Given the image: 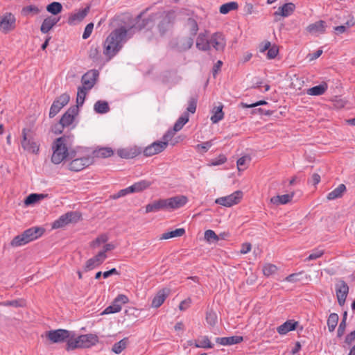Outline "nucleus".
I'll return each mask as SVG.
<instances>
[{
    "label": "nucleus",
    "mask_w": 355,
    "mask_h": 355,
    "mask_svg": "<svg viewBox=\"0 0 355 355\" xmlns=\"http://www.w3.org/2000/svg\"><path fill=\"white\" fill-rule=\"evenodd\" d=\"M71 141L72 137L64 135L53 142L51 162L53 164H59L67 159H73L75 157V151H69Z\"/></svg>",
    "instance_id": "1"
},
{
    "label": "nucleus",
    "mask_w": 355,
    "mask_h": 355,
    "mask_svg": "<svg viewBox=\"0 0 355 355\" xmlns=\"http://www.w3.org/2000/svg\"><path fill=\"white\" fill-rule=\"evenodd\" d=\"M175 19V12L174 10H168L160 14L150 15L144 21H146V25L149 21H155L159 36L164 37L172 31Z\"/></svg>",
    "instance_id": "2"
},
{
    "label": "nucleus",
    "mask_w": 355,
    "mask_h": 355,
    "mask_svg": "<svg viewBox=\"0 0 355 355\" xmlns=\"http://www.w3.org/2000/svg\"><path fill=\"white\" fill-rule=\"evenodd\" d=\"M127 30L124 27L116 28L111 32L104 42L103 53L108 60L113 58L121 49L122 42L125 40Z\"/></svg>",
    "instance_id": "3"
},
{
    "label": "nucleus",
    "mask_w": 355,
    "mask_h": 355,
    "mask_svg": "<svg viewBox=\"0 0 355 355\" xmlns=\"http://www.w3.org/2000/svg\"><path fill=\"white\" fill-rule=\"evenodd\" d=\"M98 341V337L96 334H87L76 336V334L73 332V338L71 341H69L66 350L71 351L78 348H89L96 345Z\"/></svg>",
    "instance_id": "4"
},
{
    "label": "nucleus",
    "mask_w": 355,
    "mask_h": 355,
    "mask_svg": "<svg viewBox=\"0 0 355 355\" xmlns=\"http://www.w3.org/2000/svg\"><path fill=\"white\" fill-rule=\"evenodd\" d=\"M45 230L40 227H33L13 238L10 242L12 247H19L28 243L42 236Z\"/></svg>",
    "instance_id": "5"
},
{
    "label": "nucleus",
    "mask_w": 355,
    "mask_h": 355,
    "mask_svg": "<svg viewBox=\"0 0 355 355\" xmlns=\"http://www.w3.org/2000/svg\"><path fill=\"white\" fill-rule=\"evenodd\" d=\"M34 131L28 128L21 130V146L24 151L37 154L40 151V144L34 139Z\"/></svg>",
    "instance_id": "6"
},
{
    "label": "nucleus",
    "mask_w": 355,
    "mask_h": 355,
    "mask_svg": "<svg viewBox=\"0 0 355 355\" xmlns=\"http://www.w3.org/2000/svg\"><path fill=\"white\" fill-rule=\"evenodd\" d=\"M45 336L51 343H66V348L68 346L69 341H71L73 338V331L64 329H58L46 331Z\"/></svg>",
    "instance_id": "7"
},
{
    "label": "nucleus",
    "mask_w": 355,
    "mask_h": 355,
    "mask_svg": "<svg viewBox=\"0 0 355 355\" xmlns=\"http://www.w3.org/2000/svg\"><path fill=\"white\" fill-rule=\"evenodd\" d=\"M78 113V106H72L62 115L58 124L55 125L53 132L55 134H61L64 127H67L72 124L75 119V116Z\"/></svg>",
    "instance_id": "8"
},
{
    "label": "nucleus",
    "mask_w": 355,
    "mask_h": 355,
    "mask_svg": "<svg viewBox=\"0 0 355 355\" xmlns=\"http://www.w3.org/2000/svg\"><path fill=\"white\" fill-rule=\"evenodd\" d=\"M81 215L78 211H69L60 216L52 225L53 229H58L69 223H75L80 220Z\"/></svg>",
    "instance_id": "9"
},
{
    "label": "nucleus",
    "mask_w": 355,
    "mask_h": 355,
    "mask_svg": "<svg viewBox=\"0 0 355 355\" xmlns=\"http://www.w3.org/2000/svg\"><path fill=\"white\" fill-rule=\"evenodd\" d=\"M242 197L243 193L241 191H236L229 196L216 199L215 202L218 205L230 207L238 204Z\"/></svg>",
    "instance_id": "10"
},
{
    "label": "nucleus",
    "mask_w": 355,
    "mask_h": 355,
    "mask_svg": "<svg viewBox=\"0 0 355 355\" xmlns=\"http://www.w3.org/2000/svg\"><path fill=\"white\" fill-rule=\"evenodd\" d=\"M69 99L70 96L67 93H64L58 97L51 106L49 117L53 118L69 103Z\"/></svg>",
    "instance_id": "11"
},
{
    "label": "nucleus",
    "mask_w": 355,
    "mask_h": 355,
    "mask_svg": "<svg viewBox=\"0 0 355 355\" xmlns=\"http://www.w3.org/2000/svg\"><path fill=\"white\" fill-rule=\"evenodd\" d=\"M99 72L98 70L92 69L85 73L81 78L83 89L90 90L96 84L98 78Z\"/></svg>",
    "instance_id": "12"
},
{
    "label": "nucleus",
    "mask_w": 355,
    "mask_h": 355,
    "mask_svg": "<svg viewBox=\"0 0 355 355\" xmlns=\"http://www.w3.org/2000/svg\"><path fill=\"white\" fill-rule=\"evenodd\" d=\"M336 293L339 305L343 306L349 293V286L344 280L340 279L336 284Z\"/></svg>",
    "instance_id": "13"
},
{
    "label": "nucleus",
    "mask_w": 355,
    "mask_h": 355,
    "mask_svg": "<svg viewBox=\"0 0 355 355\" xmlns=\"http://www.w3.org/2000/svg\"><path fill=\"white\" fill-rule=\"evenodd\" d=\"M93 163V157H84L73 159L69 165V168L72 171H80L89 166Z\"/></svg>",
    "instance_id": "14"
},
{
    "label": "nucleus",
    "mask_w": 355,
    "mask_h": 355,
    "mask_svg": "<svg viewBox=\"0 0 355 355\" xmlns=\"http://www.w3.org/2000/svg\"><path fill=\"white\" fill-rule=\"evenodd\" d=\"M166 209L171 211L184 207L188 202L185 196H176L165 199Z\"/></svg>",
    "instance_id": "15"
},
{
    "label": "nucleus",
    "mask_w": 355,
    "mask_h": 355,
    "mask_svg": "<svg viewBox=\"0 0 355 355\" xmlns=\"http://www.w3.org/2000/svg\"><path fill=\"white\" fill-rule=\"evenodd\" d=\"M167 148L166 142H162L161 141H157L146 146L143 153L146 157H150L162 153Z\"/></svg>",
    "instance_id": "16"
},
{
    "label": "nucleus",
    "mask_w": 355,
    "mask_h": 355,
    "mask_svg": "<svg viewBox=\"0 0 355 355\" xmlns=\"http://www.w3.org/2000/svg\"><path fill=\"white\" fill-rule=\"evenodd\" d=\"M107 254L98 252L96 256L89 259L85 263V270L89 271L101 265L107 259Z\"/></svg>",
    "instance_id": "17"
},
{
    "label": "nucleus",
    "mask_w": 355,
    "mask_h": 355,
    "mask_svg": "<svg viewBox=\"0 0 355 355\" xmlns=\"http://www.w3.org/2000/svg\"><path fill=\"white\" fill-rule=\"evenodd\" d=\"M212 46L216 51H223L226 45L224 35L221 33H215L209 40V46Z\"/></svg>",
    "instance_id": "18"
},
{
    "label": "nucleus",
    "mask_w": 355,
    "mask_h": 355,
    "mask_svg": "<svg viewBox=\"0 0 355 355\" xmlns=\"http://www.w3.org/2000/svg\"><path fill=\"white\" fill-rule=\"evenodd\" d=\"M15 17L10 12L6 13L0 21V27L7 32L15 26Z\"/></svg>",
    "instance_id": "19"
},
{
    "label": "nucleus",
    "mask_w": 355,
    "mask_h": 355,
    "mask_svg": "<svg viewBox=\"0 0 355 355\" xmlns=\"http://www.w3.org/2000/svg\"><path fill=\"white\" fill-rule=\"evenodd\" d=\"M89 10L90 5H88L84 9L71 14L68 18V24L70 25H74L77 22L81 21L87 15Z\"/></svg>",
    "instance_id": "20"
},
{
    "label": "nucleus",
    "mask_w": 355,
    "mask_h": 355,
    "mask_svg": "<svg viewBox=\"0 0 355 355\" xmlns=\"http://www.w3.org/2000/svg\"><path fill=\"white\" fill-rule=\"evenodd\" d=\"M295 9V5L293 3H284L282 6L278 8V10L274 12V15L282 16L286 17L290 16L294 12Z\"/></svg>",
    "instance_id": "21"
},
{
    "label": "nucleus",
    "mask_w": 355,
    "mask_h": 355,
    "mask_svg": "<svg viewBox=\"0 0 355 355\" xmlns=\"http://www.w3.org/2000/svg\"><path fill=\"white\" fill-rule=\"evenodd\" d=\"M146 213L157 212L162 209H166L165 199L155 200L146 206Z\"/></svg>",
    "instance_id": "22"
},
{
    "label": "nucleus",
    "mask_w": 355,
    "mask_h": 355,
    "mask_svg": "<svg viewBox=\"0 0 355 355\" xmlns=\"http://www.w3.org/2000/svg\"><path fill=\"white\" fill-rule=\"evenodd\" d=\"M243 340V336H233L230 337L216 338V342L221 345H232L241 343Z\"/></svg>",
    "instance_id": "23"
},
{
    "label": "nucleus",
    "mask_w": 355,
    "mask_h": 355,
    "mask_svg": "<svg viewBox=\"0 0 355 355\" xmlns=\"http://www.w3.org/2000/svg\"><path fill=\"white\" fill-rule=\"evenodd\" d=\"M298 322L292 320L286 321L277 328V332L281 335L286 334L288 332L295 330Z\"/></svg>",
    "instance_id": "24"
},
{
    "label": "nucleus",
    "mask_w": 355,
    "mask_h": 355,
    "mask_svg": "<svg viewBox=\"0 0 355 355\" xmlns=\"http://www.w3.org/2000/svg\"><path fill=\"white\" fill-rule=\"evenodd\" d=\"M326 23L324 21L319 20L313 24H309L306 30L311 34L324 33L325 32Z\"/></svg>",
    "instance_id": "25"
},
{
    "label": "nucleus",
    "mask_w": 355,
    "mask_h": 355,
    "mask_svg": "<svg viewBox=\"0 0 355 355\" xmlns=\"http://www.w3.org/2000/svg\"><path fill=\"white\" fill-rule=\"evenodd\" d=\"M60 17H48L45 18L41 25L40 31L42 33H47L59 21Z\"/></svg>",
    "instance_id": "26"
},
{
    "label": "nucleus",
    "mask_w": 355,
    "mask_h": 355,
    "mask_svg": "<svg viewBox=\"0 0 355 355\" xmlns=\"http://www.w3.org/2000/svg\"><path fill=\"white\" fill-rule=\"evenodd\" d=\"M293 196L294 194L292 193L291 194H284L281 196H273L270 198V202L276 206L285 205L291 201Z\"/></svg>",
    "instance_id": "27"
},
{
    "label": "nucleus",
    "mask_w": 355,
    "mask_h": 355,
    "mask_svg": "<svg viewBox=\"0 0 355 355\" xmlns=\"http://www.w3.org/2000/svg\"><path fill=\"white\" fill-rule=\"evenodd\" d=\"M196 47L203 51L209 50V40H207L205 33H200L196 39Z\"/></svg>",
    "instance_id": "28"
},
{
    "label": "nucleus",
    "mask_w": 355,
    "mask_h": 355,
    "mask_svg": "<svg viewBox=\"0 0 355 355\" xmlns=\"http://www.w3.org/2000/svg\"><path fill=\"white\" fill-rule=\"evenodd\" d=\"M168 296V291L164 289L159 291L152 300L151 306L154 308L159 307Z\"/></svg>",
    "instance_id": "29"
},
{
    "label": "nucleus",
    "mask_w": 355,
    "mask_h": 355,
    "mask_svg": "<svg viewBox=\"0 0 355 355\" xmlns=\"http://www.w3.org/2000/svg\"><path fill=\"white\" fill-rule=\"evenodd\" d=\"M346 191V187L344 184H340L334 189L332 191L329 192L327 195V199L329 200H333L337 198H340L343 196V193Z\"/></svg>",
    "instance_id": "30"
},
{
    "label": "nucleus",
    "mask_w": 355,
    "mask_h": 355,
    "mask_svg": "<svg viewBox=\"0 0 355 355\" xmlns=\"http://www.w3.org/2000/svg\"><path fill=\"white\" fill-rule=\"evenodd\" d=\"M151 184V182L146 180H143L131 185L130 190V191H132V193L141 192L148 189Z\"/></svg>",
    "instance_id": "31"
},
{
    "label": "nucleus",
    "mask_w": 355,
    "mask_h": 355,
    "mask_svg": "<svg viewBox=\"0 0 355 355\" xmlns=\"http://www.w3.org/2000/svg\"><path fill=\"white\" fill-rule=\"evenodd\" d=\"M195 347L198 348L211 349L214 345L211 343L207 336H203L196 340Z\"/></svg>",
    "instance_id": "32"
},
{
    "label": "nucleus",
    "mask_w": 355,
    "mask_h": 355,
    "mask_svg": "<svg viewBox=\"0 0 355 355\" xmlns=\"http://www.w3.org/2000/svg\"><path fill=\"white\" fill-rule=\"evenodd\" d=\"M193 37L190 35V37L183 38L179 44H177V49L179 51H185L191 48L193 44Z\"/></svg>",
    "instance_id": "33"
},
{
    "label": "nucleus",
    "mask_w": 355,
    "mask_h": 355,
    "mask_svg": "<svg viewBox=\"0 0 355 355\" xmlns=\"http://www.w3.org/2000/svg\"><path fill=\"white\" fill-rule=\"evenodd\" d=\"M327 84L326 83H322L319 85L309 88L307 90V94L311 96H320L323 94L327 91Z\"/></svg>",
    "instance_id": "34"
},
{
    "label": "nucleus",
    "mask_w": 355,
    "mask_h": 355,
    "mask_svg": "<svg viewBox=\"0 0 355 355\" xmlns=\"http://www.w3.org/2000/svg\"><path fill=\"white\" fill-rule=\"evenodd\" d=\"M185 26L188 29L190 35L195 37L197 35L199 28L198 24L195 19L191 17L188 18Z\"/></svg>",
    "instance_id": "35"
},
{
    "label": "nucleus",
    "mask_w": 355,
    "mask_h": 355,
    "mask_svg": "<svg viewBox=\"0 0 355 355\" xmlns=\"http://www.w3.org/2000/svg\"><path fill=\"white\" fill-rule=\"evenodd\" d=\"M94 110L96 113L105 114L110 111V107L107 101H98L94 104Z\"/></svg>",
    "instance_id": "36"
},
{
    "label": "nucleus",
    "mask_w": 355,
    "mask_h": 355,
    "mask_svg": "<svg viewBox=\"0 0 355 355\" xmlns=\"http://www.w3.org/2000/svg\"><path fill=\"white\" fill-rule=\"evenodd\" d=\"M185 234V230L184 228H178L171 232L164 233L160 239H168L174 237L182 236Z\"/></svg>",
    "instance_id": "37"
},
{
    "label": "nucleus",
    "mask_w": 355,
    "mask_h": 355,
    "mask_svg": "<svg viewBox=\"0 0 355 355\" xmlns=\"http://www.w3.org/2000/svg\"><path fill=\"white\" fill-rule=\"evenodd\" d=\"M48 196V194H38V193H31L28 196L26 197L24 203L26 205H32L35 202H39L41 200L44 199Z\"/></svg>",
    "instance_id": "38"
},
{
    "label": "nucleus",
    "mask_w": 355,
    "mask_h": 355,
    "mask_svg": "<svg viewBox=\"0 0 355 355\" xmlns=\"http://www.w3.org/2000/svg\"><path fill=\"white\" fill-rule=\"evenodd\" d=\"M339 316L337 313H332L327 319L328 329L330 332H333L338 322Z\"/></svg>",
    "instance_id": "39"
},
{
    "label": "nucleus",
    "mask_w": 355,
    "mask_h": 355,
    "mask_svg": "<svg viewBox=\"0 0 355 355\" xmlns=\"http://www.w3.org/2000/svg\"><path fill=\"white\" fill-rule=\"evenodd\" d=\"M188 121L189 114L188 112H184L175 123L173 125L174 131H180Z\"/></svg>",
    "instance_id": "40"
},
{
    "label": "nucleus",
    "mask_w": 355,
    "mask_h": 355,
    "mask_svg": "<svg viewBox=\"0 0 355 355\" xmlns=\"http://www.w3.org/2000/svg\"><path fill=\"white\" fill-rule=\"evenodd\" d=\"M239 8V5L236 1H231L220 6L219 11L221 14H227L232 10H235Z\"/></svg>",
    "instance_id": "41"
},
{
    "label": "nucleus",
    "mask_w": 355,
    "mask_h": 355,
    "mask_svg": "<svg viewBox=\"0 0 355 355\" xmlns=\"http://www.w3.org/2000/svg\"><path fill=\"white\" fill-rule=\"evenodd\" d=\"M224 117L223 112V105L215 107L214 109V114L211 116V121L213 123H217Z\"/></svg>",
    "instance_id": "42"
},
{
    "label": "nucleus",
    "mask_w": 355,
    "mask_h": 355,
    "mask_svg": "<svg viewBox=\"0 0 355 355\" xmlns=\"http://www.w3.org/2000/svg\"><path fill=\"white\" fill-rule=\"evenodd\" d=\"M46 10L51 14L56 15L62 12V6L59 2L53 1L46 6Z\"/></svg>",
    "instance_id": "43"
},
{
    "label": "nucleus",
    "mask_w": 355,
    "mask_h": 355,
    "mask_svg": "<svg viewBox=\"0 0 355 355\" xmlns=\"http://www.w3.org/2000/svg\"><path fill=\"white\" fill-rule=\"evenodd\" d=\"M206 322L210 327H214L218 322L217 314L212 309L207 310L206 312Z\"/></svg>",
    "instance_id": "44"
},
{
    "label": "nucleus",
    "mask_w": 355,
    "mask_h": 355,
    "mask_svg": "<svg viewBox=\"0 0 355 355\" xmlns=\"http://www.w3.org/2000/svg\"><path fill=\"white\" fill-rule=\"evenodd\" d=\"M40 10L39 8L34 5H30L25 6L21 10V15L24 16H28L29 15H35L40 13Z\"/></svg>",
    "instance_id": "45"
},
{
    "label": "nucleus",
    "mask_w": 355,
    "mask_h": 355,
    "mask_svg": "<svg viewBox=\"0 0 355 355\" xmlns=\"http://www.w3.org/2000/svg\"><path fill=\"white\" fill-rule=\"evenodd\" d=\"M118 155L121 158L131 159L136 157L138 153L136 150L120 149L117 151Z\"/></svg>",
    "instance_id": "46"
},
{
    "label": "nucleus",
    "mask_w": 355,
    "mask_h": 355,
    "mask_svg": "<svg viewBox=\"0 0 355 355\" xmlns=\"http://www.w3.org/2000/svg\"><path fill=\"white\" fill-rule=\"evenodd\" d=\"M4 306L23 307L26 305V302L23 299H18L11 301H5L1 303Z\"/></svg>",
    "instance_id": "47"
},
{
    "label": "nucleus",
    "mask_w": 355,
    "mask_h": 355,
    "mask_svg": "<svg viewBox=\"0 0 355 355\" xmlns=\"http://www.w3.org/2000/svg\"><path fill=\"white\" fill-rule=\"evenodd\" d=\"M127 342V338L121 340L114 344L112 350L116 354H120L126 347Z\"/></svg>",
    "instance_id": "48"
},
{
    "label": "nucleus",
    "mask_w": 355,
    "mask_h": 355,
    "mask_svg": "<svg viewBox=\"0 0 355 355\" xmlns=\"http://www.w3.org/2000/svg\"><path fill=\"white\" fill-rule=\"evenodd\" d=\"M95 154L98 157L106 158L111 157L114 152L110 148H101L98 150L95 151Z\"/></svg>",
    "instance_id": "49"
},
{
    "label": "nucleus",
    "mask_w": 355,
    "mask_h": 355,
    "mask_svg": "<svg viewBox=\"0 0 355 355\" xmlns=\"http://www.w3.org/2000/svg\"><path fill=\"white\" fill-rule=\"evenodd\" d=\"M121 310V305L118 304L115 300L113 304L107 306L103 312L102 314H110L118 313Z\"/></svg>",
    "instance_id": "50"
},
{
    "label": "nucleus",
    "mask_w": 355,
    "mask_h": 355,
    "mask_svg": "<svg viewBox=\"0 0 355 355\" xmlns=\"http://www.w3.org/2000/svg\"><path fill=\"white\" fill-rule=\"evenodd\" d=\"M87 91L88 90H87L85 89H83L82 87H78V92H77V98H76V103H77L76 106H78V107L79 105L81 106L84 103L85 96H86Z\"/></svg>",
    "instance_id": "51"
},
{
    "label": "nucleus",
    "mask_w": 355,
    "mask_h": 355,
    "mask_svg": "<svg viewBox=\"0 0 355 355\" xmlns=\"http://www.w3.org/2000/svg\"><path fill=\"white\" fill-rule=\"evenodd\" d=\"M205 239L209 242H217L219 241L218 236L211 230H208L205 232Z\"/></svg>",
    "instance_id": "52"
},
{
    "label": "nucleus",
    "mask_w": 355,
    "mask_h": 355,
    "mask_svg": "<svg viewBox=\"0 0 355 355\" xmlns=\"http://www.w3.org/2000/svg\"><path fill=\"white\" fill-rule=\"evenodd\" d=\"M277 270V267L272 263H266L263 267V272L266 276H270L275 274Z\"/></svg>",
    "instance_id": "53"
},
{
    "label": "nucleus",
    "mask_w": 355,
    "mask_h": 355,
    "mask_svg": "<svg viewBox=\"0 0 355 355\" xmlns=\"http://www.w3.org/2000/svg\"><path fill=\"white\" fill-rule=\"evenodd\" d=\"M107 240L108 236L106 234H103L98 236L95 240L91 242L90 245L92 248H95L99 246L101 244L106 243Z\"/></svg>",
    "instance_id": "54"
},
{
    "label": "nucleus",
    "mask_w": 355,
    "mask_h": 355,
    "mask_svg": "<svg viewBox=\"0 0 355 355\" xmlns=\"http://www.w3.org/2000/svg\"><path fill=\"white\" fill-rule=\"evenodd\" d=\"M89 57L94 61H98L101 58L99 48L92 46L89 51Z\"/></svg>",
    "instance_id": "55"
},
{
    "label": "nucleus",
    "mask_w": 355,
    "mask_h": 355,
    "mask_svg": "<svg viewBox=\"0 0 355 355\" xmlns=\"http://www.w3.org/2000/svg\"><path fill=\"white\" fill-rule=\"evenodd\" d=\"M324 250L315 248L312 251L305 261H311L320 258L324 254Z\"/></svg>",
    "instance_id": "56"
},
{
    "label": "nucleus",
    "mask_w": 355,
    "mask_h": 355,
    "mask_svg": "<svg viewBox=\"0 0 355 355\" xmlns=\"http://www.w3.org/2000/svg\"><path fill=\"white\" fill-rule=\"evenodd\" d=\"M197 98L196 97H191L189 100V105L187 107V112L191 114H194L196 110L197 107Z\"/></svg>",
    "instance_id": "57"
},
{
    "label": "nucleus",
    "mask_w": 355,
    "mask_h": 355,
    "mask_svg": "<svg viewBox=\"0 0 355 355\" xmlns=\"http://www.w3.org/2000/svg\"><path fill=\"white\" fill-rule=\"evenodd\" d=\"M212 146V141H208L196 146V149L201 153H206Z\"/></svg>",
    "instance_id": "58"
},
{
    "label": "nucleus",
    "mask_w": 355,
    "mask_h": 355,
    "mask_svg": "<svg viewBox=\"0 0 355 355\" xmlns=\"http://www.w3.org/2000/svg\"><path fill=\"white\" fill-rule=\"evenodd\" d=\"M279 53V49L277 46L274 45L272 46H270L267 53V57L268 59H273L275 58Z\"/></svg>",
    "instance_id": "59"
},
{
    "label": "nucleus",
    "mask_w": 355,
    "mask_h": 355,
    "mask_svg": "<svg viewBox=\"0 0 355 355\" xmlns=\"http://www.w3.org/2000/svg\"><path fill=\"white\" fill-rule=\"evenodd\" d=\"M130 186L125 188V189H121L120 190L118 193L114 194L112 196V198L113 199H117V198H119L121 197H123L129 193H132V191H130Z\"/></svg>",
    "instance_id": "60"
},
{
    "label": "nucleus",
    "mask_w": 355,
    "mask_h": 355,
    "mask_svg": "<svg viewBox=\"0 0 355 355\" xmlns=\"http://www.w3.org/2000/svg\"><path fill=\"white\" fill-rule=\"evenodd\" d=\"M247 160L250 161V158L248 156L241 157L237 160L236 164L239 171L243 170L245 168V163Z\"/></svg>",
    "instance_id": "61"
},
{
    "label": "nucleus",
    "mask_w": 355,
    "mask_h": 355,
    "mask_svg": "<svg viewBox=\"0 0 355 355\" xmlns=\"http://www.w3.org/2000/svg\"><path fill=\"white\" fill-rule=\"evenodd\" d=\"M176 131H174V129L173 130H168L162 137V142H166L167 146L168 145V141H171V139L173 137L175 132Z\"/></svg>",
    "instance_id": "62"
},
{
    "label": "nucleus",
    "mask_w": 355,
    "mask_h": 355,
    "mask_svg": "<svg viewBox=\"0 0 355 355\" xmlns=\"http://www.w3.org/2000/svg\"><path fill=\"white\" fill-rule=\"evenodd\" d=\"M93 28H94V24L93 23L88 24L85 28L84 33L83 34V38L85 40L87 39L91 35Z\"/></svg>",
    "instance_id": "63"
},
{
    "label": "nucleus",
    "mask_w": 355,
    "mask_h": 355,
    "mask_svg": "<svg viewBox=\"0 0 355 355\" xmlns=\"http://www.w3.org/2000/svg\"><path fill=\"white\" fill-rule=\"evenodd\" d=\"M227 158L224 155H220L217 158L211 162V166H218L226 162Z\"/></svg>",
    "instance_id": "64"
}]
</instances>
